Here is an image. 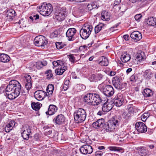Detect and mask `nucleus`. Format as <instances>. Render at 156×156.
I'll list each match as a JSON object with an SVG mask.
<instances>
[{
  "mask_svg": "<svg viewBox=\"0 0 156 156\" xmlns=\"http://www.w3.org/2000/svg\"><path fill=\"white\" fill-rule=\"evenodd\" d=\"M52 64L54 67L58 66V67H60L62 65L63 61L58 60L56 61L53 62Z\"/></svg>",
  "mask_w": 156,
  "mask_h": 156,
  "instance_id": "nucleus-42",
  "label": "nucleus"
},
{
  "mask_svg": "<svg viewBox=\"0 0 156 156\" xmlns=\"http://www.w3.org/2000/svg\"><path fill=\"white\" fill-rule=\"evenodd\" d=\"M109 149L112 151H119L120 149L118 147H109Z\"/></svg>",
  "mask_w": 156,
  "mask_h": 156,
  "instance_id": "nucleus-55",
  "label": "nucleus"
},
{
  "mask_svg": "<svg viewBox=\"0 0 156 156\" xmlns=\"http://www.w3.org/2000/svg\"><path fill=\"white\" fill-rule=\"evenodd\" d=\"M112 82L114 86L118 89L121 90L124 87L126 83L123 84L120 82L119 76H115L113 78Z\"/></svg>",
  "mask_w": 156,
  "mask_h": 156,
  "instance_id": "nucleus-10",
  "label": "nucleus"
},
{
  "mask_svg": "<svg viewBox=\"0 0 156 156\" xmlns=\"http://www.w3.org/2000/svg\"><path fill=\"white\" fill-rule=\"evenodd\" d=\"M45 74H46L47 77L48 79H50L53 76V74L51 73V71L50 69L47 71L45 72Z\"/></svg>",
  "mask_w": 156,
  "mask_h": 156,
  "instance_id": "nucleus-46",
  "label": "nucleus"
},
{
  "mask_svg": "<svg viewBox=\"0 0 156 156\" xmlns=\"http://www.w3.org/2000/svg\"><path fill=\"white\" fill-rule=\"evenodd\" d=\"M135 127L137 130L141 133H144L147 130V126L144 123L141 122H136L135 124Z\"/></svg>",
  "mask_w": 156,
  "mask_h": 156,
  "instance_id": "nucleus-12",
  "label": "nucleus"
},
{
  "mask_svg": "<svg viewBox=\"0 0 156 156\" xmlns=\"http://www.w3.org/2000/svg\"><path fill=\"white\" fill-rule=\"evenodd\" d=\"M104 124L103 119H100L97 121L94 122L92 125V126L95 128L98 129L102 127Z\"/></svg>",
  "mask_w": 156,
  "mask_h": 156,
  "instance_id": "nucleus-23",
  "label": "nucleus"
},
{
  "mask_svg": "<svg viewBox=\"0 0 156 156\" xmlns=\"http://www.w3.org/2000/svg\"><path fill=\"white\" fill-rule=\"evenodd\" d=\"M67 66H65V65L63 62L62 65L60 67H58L57 69L55 70V73L57 75H61L64 71L67 69Z\"/></svg>",
  "mask_w": 156,
  "mask_h": 156,
  "instance_id": "nucleus-24",
  "label": "nucleus"
},
{
  "mask_svg": "<svg viewBox=\"0 0 156 156\" xmlns=\"http://www.w3.org/2000/svg\"><path fill=\"white\" fill-rule=\"evenodd\" d=\"M59 32L57 30L55 31L51 34L50 37L51 38H55L56 37H59L60 36Z\"/></svg>",
  "mask_w": 156,
  "mask_h": 156,
  "instance_id": "nucleus-40",
  "label": "nucleus"
},
{
  "mask_svg": "<svg viewBox=\"0 0 156 156\" xmlns=\"http://www.w3.org/2000/svg\"><path fill=\"white\" fill-rule=\"evenodd\" d=\"M142 93L144 97L147 98L151 97L153 95V92L149 88H146L144 89Z\"/></svg>",
  "mask_w": 156,
  "mask_h": 156,
  "instance_id": "nucleus-30",
  "label": "nucleus"
},
{
  "mask_svg": "<svg viewBox=\"0 0 156 156\" xmlns=\"http://www.w3.org/2000/svg\"><path fill=\"white\" fill-rule=\"evenodd\" d=\"M102 27L100 25H97L95 27L94 31L95 34L98 33L102 29Z\"/></svg>",
  "mask_w": 156,
  "mask_h": 156,
  "instance_id": "nucleus-48",
  "label": "nucleus"
},
{
  "mask_svg": "<svg viewBox=\"0 0 156 156\" xmlns=\"http://www.w3.org/2000/svg\"><path fill=\"white\" fill-rule=\"evenodd\" d=\"M55 45L57 48L58 49H61L66 45L62 42H57L55 43Z\"/></svg>",
  "mask_w": 156,
  "mask_h": 156,
  "instance_id": "nucleus-41",
  "label": "nucleus"
},
{
  "mask_svg": "<svg viewBox=\"0 0 156 156\" xmlns=\"http://www.w3.org/2000/svg\"><path fill=\"white\" fill-rule=\"evenodd\" d=\"M10 58L9 55L5 54L0 53V62H7L10 60Z\"/></svg>",
  "mask_w": 156,
  "mask_h": 156,
  "instance_id": "nucleus-28",
  "label": "nucleus"
},
{
  "mask_svg": "<svg viewBox=\"0 0 156 156\" xmlns=\"http://www.w3.org/2000/svg\"><path fill=\"white\" fill-rule=\"evenodd\" d=\"M80 150V152L83 154H90L93 151L92 147L88 144H84L81 146Z\"/></svg>",
  "mask_w": 156,
  "mask_h": 156,
  "instance_id": "nucleus-11",
  "label": "nucleus"
},
{
  "mask_svg": "<svg viewBox=\"0 0 156 156\" xmlns=\"http://www.w3.org/2000/svg\"><path fill=\"white\" fill-rule=\"evenodd\" d=\"M93 93H89L85 95L84 97V101L90 105L91 101L92 100V98H93Z\"/></svg>",
  "mask_w": 156,
  "mask_h": 156,
  "instance_id": "nucleus-32",
  "label": "nucleus"
},
{
  "mask_svg": "<svg viewBox=\"0 0 156 156\" xmlns=\"http://www.w3.org/2000/svg\"><path fill=\"white\" fill-rule=\"evenodd\" d=\"M57 110L58 108L55 105H51L48 107V111L46 112V114L47 115H53L57 112Z\"/></svg>",
  "mask_w": 156,
  "mask_h": 156,
  "instance_id": "nucleus-21",
  "label": "nucleus"
},
{
  "mask_svg": "<svg viewBox=\"0 0 156 156\" xmlns=\"http://www.w3.org/2000/svg\"><path fill=\"white\" fill-rule=\"evenodd\" d=\"M76 32V30L74 28H69L66 32V36L68 38L69 41L73 40L74 39V36Z\"/></svg>",
  "mask_w": 156,
  "mask_h": 156,
  "instance_id": "nucleus-15",
  "label": "nucleus"
},
{
  "mask_svg": "<svg viewBox=\"0 0 156 156\" xmlns=\"http://www.w3.org/2000/svg\"><path fill=\"white\" fill-rule=\"evenodd\" d=\"M65 117L62 114L58 115L55 118L53 119V121L56 124L60 125L64 122Z\"/></svg>",
  "mask_w": 156,
  "mask_h": 156,
  "instance_id": "nucleus-20",
  "label": "nucleus"
},
{
  "mask_svg": "<svg viewBox=\"0 0 156 156\" xmlns=\"http://www.w3.org/2000/svg\"><path fill=\"white\" fill-rule=\"evenodd\" d=\"M137 79V76L135 75H133L131 76L130 78V81L133 82H136Z\"/></svg>",
  "mask_w": 156,
  "mask_h": 156,
  "instance_id": "nucleus-50",
  "label": "nucleus"
},
{
  "mask_svg": "<svg viewBox=\"0 0 156 156\" xmlns=\"http://www.w3.org/2000/svg\"><path fill=\"white\" fill-rule=\"evenodd\" d=\"M123 37L126 41H127L129 40V36L128 35H124Z\"/></svg>",
  "mask_w": 156,
  "mask_h": 156,
  "instance_id": "nucleus-60",
  "label": "nucleus"
},
{
  "mask_svg": "<svg viewBox=\"0 0 156 156\" xmlns=\"http://www.w3.org/2000/svg\"><path fill=\"white\" fill-rule=\"evenodd\" d=\"M93 98H92V100H91V103H90V105H96V101H95L96 100V97H94L95 94H93Z\"/></svg>",
  "mask_w": 156,
  "mask_h": 156,
  "instance_id": "nucleus-52",
  "label": "nucleus"
},
{
  "mask_svg": "<svg viewBox=\"0 0 156 156\" xmlns=\"http://www.w3.org/2000/svg\"><path fill=\"white\" fill-rule=\"evenodd\" d=\"M121 0H115L114 1V4L115 5H117L119 4L121 2Z\"/></svg>",
  "mask_w": 156,
  "mask_h": 156,
  "instance_id": "nucleus-58",
  "label": "nucleus"
},
{
  "mask_svg": "<svg viewBox=\"0 0 156 156\" xmlns=\"http://www.w3.org/2000/svg\"><path fill=\"white\" fill-rule=\"evenodd\" d=\"M124 97L121 93H119L116 95L113 99V103L117 106L120 107L124 103Z\"/></svg>",
  "mask_w": 156,
  "mask_h": 156,
  "instance_id": "nucleus-9",
  "label": "nucleus"
},
{
  "mask_svg": "<svg viewBox=\"0 0 156 156\" xmlns=\"http://www.w3.org/2000/svg\"><path fill=\"white\" fill-rule=\"evenodd\" d=\"M15 13L16 12L12 9L7 10L5 15L6 19L9 20V21L12 20L16 16Z\"/></svg>",
  "mask_w": 156,
  "mask_h": 156,
  "instance_id": "nucleus-18",
  "label": "nucleus"
},
{
  "mask_svg": "<svg viewBox=\"0 0 156 156\" xmlns=\"http://www.w3.org/2000/svg\"><path fill=\"white\" fill-rule=\"evenodd\" d=\"M149 116L150 114L149 113H144L141 116V119L142 121L143 122H145Z\"/></svg>",
  "mask_w": 156,
  "mask_h": 156,
  "instance_id": "nucleus-44",
  "label": "nucleus"
},
{
  "mask_svg": "<svg viewBox=\"0 0 156 156\" xmlns=\"http://www.w3.org/2000/svg\"><path fill=\"white\" fill-rule=\"evenodd\" d=\"M21 89V85L18 81L14 80L11 81L5 88V95L9 99H14L19 95Z\"/></svg>",
  "mask_w": 156,
  "mask_h": 156,
  "instance_id": "nucleus-1",
  "label": "nucleus"
},
{
  "mask_svg": "<svg viewBox=\"0 0 156 156\" xmlns=\"http://www.w3.org/2000/svg\"><path fill=\"white\" fill-rule=\"evenodd\" d=\"M87 46L86 45H84L83 46H80L79 48V49L80 50L84 51L87 49Z\"/></svg>",
  "mask_w": 156,
  "mask_h": 156,
  "instance_id": "nucleus-56",
  "label": "nucleus"
},
{
  "mask_svg": "<svg viewBox=\"0 0 156 156\" xmlns=\"http://www.w3.org/2000/svg\"><path fill=\"white\" fill-rule=\"evenodd\" d=\"M25 88L28 90H29L32 87L31 77L29 75H26L23 78Z\"/></svg>",
  "mask_w": 156,
  "mask_h": 156,
  "instance_id": "nucleus-14",
  "label": "nucleus"
},
{
  "mask_svg": "<svg viewBox=\"0 0 156 156\" xmlns=\"http://www.w3.org/2000/svg\"><path fill=\"white\" fill-rule=\"evenodd\" d=\"M16 122L15 121L11 120L4 126V129L5 132L8 133L12 130L13 127L15 126Z\"/></svg>",
  "mask_w": 156,
  "mask_h": 156,
  "instance_id": "nucleus-17",
  "label": "nucleus"
},
{
  "mask_svg": "<svg viewBox=\"0 0 156 156\" xmlns=\"http://www.w3.org/2000/svg\"><path fill=\"white\" fill-rule=\"evenodd\" d=\"M131 58L130 55L127 52H124L121 56V59L123 62H126L129 61Z\"/></svg>",
  "mask_w": 156,
  "mask_h": 156,
  "instance_id": "nucleus-25",
  "label": "nucleus"
},
{
  "mask_svg": "<svg viewBox=\"0 0 156 156\" xmlns=\"http://www.w3.org/2000/svg\"><path fill=\"white\" fill-rule=\"evenodd\" d=\"M70 81L69 80H66L65 81L64 85L69 86Z\"/></svg>",
  "mask_w": 156,
  "mask_h": 156,
  "instance_id": "nucleus-59",
  "label": "nucleus"
},
{
  "mask_svg": "<svg viewBox=\"0 0 156 156\" xmlns=\"http://www.w3.org/2000/svg\"><path fill=\"white\" fill-rule=\"evenodd\" d=\"M100 61L99 63L100 65L104 66H107L108 64V59L105 56H101L100 58Z\"/></svg>",
  "mask_w": 156,
  "mask_h": 156,
  "instance_id": "nucleus-34",
  "label": "nucleus"
},
{
  "mask_svg": "<svg viewBox=\"0 0 156 156\" xmlns=\"http://www.w3.org/2000/svg\"><path fill=\"white\" fill-rule=\"evenodd\" d=\"M130 37L135 41H138L142 38V36L141 33L138 31L133 32L130 34Z\"/></svg>",
  "mask_w": 156,
  "mask_h": 156,
  "instance_id": "nucleus-16",
  "label": "nucleus"
},
{
  "mask_svg": "<svg viewBox=\"0 0 156 156\" xmlns=\"http://www.w3.org/2000/svg\"><path fill=\"white\" fill-rule=\"evenodd\" d=\"M69 87V86L65 85H64L63 87V88L64 90H66Z\"/></svg>",
  "mask_w": 156,
  "mask_h": 156,
  "instance_id": "nucleus-62",
  "label": "nucleus"
},
{
  "mask_svg": "<svg viewBox=\"0 0 156 156\" xmlns=\"http://www.w3.org/2000/svg\"><path fill=\"white\" fill-rule=\"evenodd\" d=\"M68 58L69 61L72 63H74L75 61V58L73 55H68Z\"/></svg>",
  "mask_w": 156,
  "mask_h": 156,
  "instance_id": "nucleus-49",
  "label": "nucleus"
},
{
  "mask_svg": "<svg viewBox=\"0 0 156 156\" xmlns=\"http://www.w3.org/2000/svg\"><path fill=\"white\" fill-rule=\"evenodd\" d=\"M92 29L91 26L84 24L80 30V34L81 37L84 39H87L91 34Z\"/></svg>",
  "mask_w": 156,
  "mask_h": 156,
  "instance_id": "nucleus-5",
  "label": "nucleus"
},
{
  "mask_svg": "<svg viewBox=\"0 0 156 156\" xmlns=\"http://www.w3.org/2000/svg\"><path fill=\"white\" fill-rule=\"evenodd\" d=\"M39 9L38 10L40 12L42 15L48 16L49 15L52 11V7L50 4H46L44 3L41 5L37 7Z\"/></svg>",
  "mask_w": 156,
  "mask_h": 156,
  "instance_id": "nucleus-4",
  "label": "nucleus"
},
{
  "mask_svg": "<svg viewBox=\"0 0 156 156\" xmlns=\"http://www.w3.org/2000/svg\"><path fill=\"white\" fill-rule=\"evenodd\" d=\"M144 58L141 54L136 53L133 57L132 58L133 62L135 64H138Z\"/></svg>",
  "mask_w": 156,
  "mask_h": 156,
  "instance_id": "nucleus-19",
  "label": "nucleus"
},
{
  "mask_svg": "<svg viewBox=\"0 0 156 156\" xmlns=\"http://www.w3.org/2000/svg\"><path fill=\"white\" fill-rule=\"evenodd\" d=\"M112 108V104L108 102H106L104 104L102 109L103 112H107L109 111Z\"/></svg>",
  "mask_w": 156,
  "mask_h": 156,
  "instance_id": "nucleus-26",
  "label": "nucleus"
},
{
  "mask_svg": "<svg viewBox=\"0 0 156 156\" xmlns=\"http://www.w3.org/2000/svg\"><path fill=\"white\" fill-rule=\"evenodd\" d=\"M94 97H96V105H98L101 103L102 101L100 97V95L97 94H95Z\"/></svg>",
  "mask_w": 156,
  "mask_h": 156,
  "instance_id": "nucleus-43",
  "label": "nucleus"
},
{
  "mask_svg": "<svg viewBox=\"0 0 156 156\" xmlns=\"http://www.w3.org/2000/svg\"><path fill=\"white\" fill-rule=\"evenodd\" d=\"M92 5L91 4H89L87 5V8L88 10L89 11H91L92 9H93V8H92Z\"/></svg>",
  "mask_w": 156,
  "mask_h": 156,
  "instance_id": "nucleus-57",
  "label": "nucleus"
},
{
  "mask_svg": "<svg viewBox=\"0 0 156 156\" xmlns=\"http://www.w3.org/2000/svg\"><path fill=\"white\" fill-rule=\"evenodd\" d=\"M85 86L81 84H77L75 86V88L78 90H84L85 89Z\"/></svg>",
  "mask_w": 156,
  "mask_h": 156,
  "instance_id": "nucleus-45",
  "label": "nucleus"
},
{
  "mask_svg": "<svg viewBox=\"0 0 156 156\" xmlns=\"http://www.w3.org/2000/svg\"><path fill=\"white\" fill-rule=\"evenodd\" d=\"M142 17V15L140 14L136 15L135 16V20L138 22L140 21V19Z\"/></svg>",
  "mask_w": 156,
  "mask_h": 156,
  "instance_id": "nucleus-51",
  "label": "nucleus"
},
{
  "mask_svg": "<svg viewBox=\"0 0 156 156\" xmlns=\"http://www.w3.org/2000/svg\"><path fill=\"white\" fill-rule=\"evenodd\" d=\"M35 44L38 47H44L48 43V39L44 36L36 37L34 39Z\"/></svg>",
  "mask_w": 156,
  "mask_h": 156,
  "instance_id": "nucleus-6",
  "label": "nucleus"
},
{
  "mask_svg": "<svg viewBox=\"0 0 156 156\" xmlns=\"http://www.w3.org/2000/svg\"><path fill=\"white\" fill-rule=\"evenodd\" d=\"M36 62H31L27 66V67L30 71H32L36 70V67L35 65Z\"/></svg>",
  "mask_w": 156,
  "mask_h": 156,
  "instance_id": "nucleus-38",
  "label": "nucleus"
},
{
  "mask_svg": "<svg viewBox=\"0 0 156 156\" xmlns=\"http://www.w3.org/2000/svg\"><path fill=\"white\" fill-rule=\"evenodd\" d=\"M0 108H1V110H0V122H1V120H2V118L1 116V115L2 114H3L5 115V113H6V112H5V110L3 106L2 105L0 107Z\"/></svg>",
  "mask_w": 156,
  "mask_h": 156,
  "instance_id": "nucleus-47",
  "label": "nucleus"
},
{
  "mask_svg": "<svg viewBox=\"0 0 156 156\" xmlns=\"http://www.w3.org/2000/svg\"><path fill=\"white\" fill-rule=\"evenodd\" d=\"M31 127L27 125H25L22 126L21 129V134L24 139L28 140L29 136L31 133Z\"/></svg>",
  "mask_w": 156,
  "mask_h": 156,
  "instance_id": "nucleus-7",
  "label": "nucleus"
},
{
  "mask_svg": "<svg viewBox=\"0 0 156 156\" xmlns=\"http://www.w3.org/2000/svg\"><path fill=\"white\" fill-rule=\"evenodd\" d=\"M31 105L34 110L37 111L39 109L42 104L39 102H33L31 104Z\"/></svg>",
  "mask_w": 156,
  "mask_h": 156,
  "instance_id": "nucleus-37",
  "label": "nucleus"
},
{
  "mask_svg": "<svg viewBox=\"0 0 156 156\" xmlns=\"http://www.w3.org/2000/svg\"><path fill=\"white\" fill-rule=\"evenodd\" d=\"M91 4L92 5V8L93 9L96 8L97 9L98 7H97V5L95 4L94 3H92Z\"/></svg>",
  "mask_w": 156,
  "mask_h": 156,
  "instance_id": "nucleus-63",
  "label": "nucleus"
},
{
  "mask_svg": "<svg viewBox=\"0 0 156 156\" xmlns=\"http://www.w3.org/2000/svg\"><path fill=\"white\" fill-rule=\"evenodd\" d=\"M122 116L125 119H129L131 116V114L130 113H127L126 112H124L123 113Z\"/></svg>",
  "mask_w": 156,
  "mask_h": 156,
  "instance_id": "nucleus-53",
  "label": "nucleus"
},
{
  "mask_svg": "<svg viewBox=\"0 0 156 156\" xmlns=\"http://www.w3.org/2000/svg\"><path fill=\"white\" fill-rule=\"evenodd\" d=\"M54 90V85L52 84H49L46 89V90L47 92V96L49 100L52 99V95L53 94Z\"/></svg>",
  "mask_w": 156,
  "mask_h": 156,
  "instance_id": "nucleus-22",
  "label": "nucleus"
},
{
  "mask_svg": "<svg viewBox=\"0 0 156 156\" xmlns=\"http://www.w3.org/2000/svg\"><path fill=\"white\" fill-rule=\"evenodd\" d=\"M127 109L128 113H130V114H133L135 109V107L132 105H129L127 106Z\"/></svg>",
  "mask_w": 156,
  "mask_h": 156,
  "instance_id": "nucleus-39",
  "label": "nucleus"
},
{
  "mask_svg": "<svg viewBox=\"0 0 156 156\" xmlns=\"http://www.w3.org/2000/svg\"><path fill=\"white\" fill-rule=\"evenodd\" d=\"M120 118H121L120 117H113L107 122L104 126V129L106 132H115L117 131L120 123Z\"/></svg>",
  "mask_w": 156,
  "mask_h": 156,
  "instance_id": "nucleus-2",
  "label": "nucleus"
},
{
  "mask_svg": "<svg viewBox=\"0 0 156 156\" xmlns=\"http://www.w3.org/2000/svg\"><path fill=\"white\" fill-rule=\"evenodd\" d=\"M45 132L47 133V134L48 135H50V134H51L52 131L51 130H49L48 131V130L46 131Z\"/></svg>",
  "mask_w": 156,
  "mask_h": 156,
  "instance_id": "nucleus-64",
  "label": "nucleus"
},
{
  "mask_svg": "<svg viewBox=\"0 0 156 156\" xmlns=\"http://www.w3.org/2000/svg\"><path fill=\"white\" fill-rule=\"evenodd\" d=\"M110 14L106 11H103L101 13V18L104 20L108 21L110 20Z\"/></svg>",
  "mask_w": 156,
  "mask_h": 156,
  "instance_id": "nucleus-29",
  "label": "nucleus"
},
{
  "mask_svg": "<svg viewBox=\"0 0 156 156\" xmlns=\"http://www.w3.org/2000/svg\"><path fill=\"white\" fill-rule=\"evenodd\" d=\"M47 94L42 90H38L35 91L34 93L35 98L38 101L42 100L45 97L47 96Z\"/></svg>",
  "mask_w": 156,
  "mask_h": 156,
  "instance_id": "nucleus-13",
  "label": "nucleus"
},
{
  "mask_svg": "<svg viewBox=\"0 0 156 156\" xmlns=\"http://www.w3.org/2000/svg\"><path fill=\"white\" fill-rule=\"evenodd\" d=\"M143 76L147 80L151 79L153 76V73L150 69H148L144 73Z\"/></svg>",
  "mask_w": 156,
  "mask_h": 156,
  "instance_id": "nucleus-31",
  "label": "nucleus"
},
{
  "mask_svg": "<svg viewBox=\"0 0 156 156\" xmlns=\"http://www.w3.org/2000/svg\"><path fill=\"white\" fill-rule=\"evenodd\" d=\"M74 119L76 123H80L83 122L85 120L87 113L86 111L83 108H79L75 111L73 114Z\"/></svg>",
  "mask_w": 156,
  "mask_h": 156,
  "instance_id": "nucleus-3",
  "label": "nucleus"
},
{
  "mask_svg": "<svg viewBox=\"0 0 156 156\" xmlns=\"http://www.w3.org/2000/svg\"><path fill=\"white\" fill-rule=\"evenodd\" d=\"M132 70V69L131 68H129L128 69L126 70V73L128 74Z\"/></svg>",
  "mask_w": 156,
  "mask_h": 156,
  "instance_id": "nucleus-61",
  "label": "nucleus"
},
{
  "mask_svg": "<svg viewBox=\"0 0 156 156\" xmlns=\"http://www.w3.org/2000/svg\"><path fill=\"white\" fill-rule=\"evenodd\" d=\"M66 16V12L65 11H63L56 15L55 18L58 21H61L64 20Z\"/></svg>",
  "mask_w": 156,
  "mask_h": 156,
  "instance_id": "nucleus-27",
  "label": "nucleus"
},
{
  "mask_svg": "<svg viewBox=\"0 0 156 156\" xmlns=\"http://www.w3.org/2000/svg\"><path fill=\"white\" fill-rule=\"evenodd\" d=\"M147 24L156 27V18L152 17L149 18L147 21Z\"/></svg>",
  "mask_w": 156,
  "mask_h": 156,
  "instance_id": "nucleus-33",
  "label": "nucleus"
},
{
  "mask_svg": "<svg viewBox=\"0 0 156 156\" xmlns=\"http://www.w3.org/2000/svg\"><path fill=\"white\" fill-rule=\"evenodd\" d=\"M101 91L105 95L109 97L112 96L114 93L113 87L109 85H106L102 88Z\"/></svg>",
  "mask_w": 156,
  "mask_h": 156,
  "instance_id": "nucleus-8",
  "label": "nucleus"
},
{
  "mask_svg": "<svg viewBox=\"0 0 156 156\" xmlns=\"http://www.w3.org/2000/svg\"><path fill=\"white\" fill-rule=\"evenodd\" d=\"M104 76L101 73L93 74L91 76V78L96 81L101 80L103 79Z\"/></svg>",
  "mask_w": 156,
  "mask_h": 156,
  "instance_id": "nucleus-35",
  "label": "nucleus"
},
{
  "mask_svg": "<svg viewBox=\"0 0 156 156\" xmlns=\"http://www.w3.org/2000/svg\"><path fill=\"white\" fill-rule=\"evenodd\" d=\"M47 62L45 61L36 62L35 64L36 69H39L44 66L47 65Z\"/></svg>",
  "mask_w": 156,
  "mask_h": 156,
  "instance_id": "nucleus-36",
  "label": "nucleus"
},
{
  "mask_svg": "<svg viewBox=\"0 0 156 156\" xmlns=\"http://www.w3.org/2000/svg\"><path fill=\"white\" fill-rule=\"evenodd\" d=\"M103 154V152L102 151H97L95 152V156H102Z\"/></svg>",
  "mask_w": 156,
  "mask_h": 156,
  "instance_id": "nucleus-54",
  "label": "nucleus"
}]
</instances>
